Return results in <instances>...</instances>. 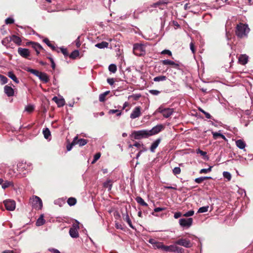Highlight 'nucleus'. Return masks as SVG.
Listing matches in <instances>:
<instances>
[{"instance_id": "35", "label": "nucleus", "mask_w": 253, "mask_h": 253, "mask_svg": "<svg viewBox=\"0 0 253 253\" xmlns=\"http://www.w3.org/2000/svg\"><path fill=\"white\" fill-rule=\"evenodd\" d=\"M27 71L32 74H34V75L38 77H39L40 73L41 72H39L38 70L31 69V68H28L27 69Z\"/></svg>"}, {"instance_id": "34", "label": "nucleus", "mask_w": 253, "mask_h": 253, "mask_svg": "<svg viewBox=\"0 0 253 253\" xmlns=\"http://www.w3.org/2000/svg\"><path fill=\"white\" fill-rule=\"evenodd\" d=\"M76 199L74 198H69L67 200V203L70 206L75 205L76 204Z\"/></svg>"}, {"instance_id": "14", "label": "nucleus", "mask_w": 253, "mask_h": 253, "mask_svg": "<svg viewBox=\"0 0 253 253\" xmlns=\"http://www.w3.org/2000/svg\"><path fill=\"white\" fill-rule=\"evenodd\" d=\"M163 247V250L166 252H178L179 249V248L175 245H172L169 246L164 245V247Z\"/></svg>"}, {"instance_id": "18", "label": "nucleus", "mask_w": 253, "mask_h": 253, "mask_svg": "<svg viewBox=\"0 0 253 253\" xmlns=\"http://www.w3.org/2000/svg\"><path fill=\"white\" fill-rule=\"evenodd\" d=\"M4 93L9 97L12 96L14 95V90L8 85H5L4 87Z\"/></svg>"}, {"instance_id": "54", "label": "nucleus", "mask_w": 253, "mask_h": 253, "mask_svg": "<svg viewBox=\"0 0 253 253\" xmlns=\"http://www.w3.org/2000/svg\"><path fill=\"white\" fill-rule=\"evenodd\" d=\"M150 93L154 95H157L160 93V91L157 90L152 89L149 90Z\"/></svg>"}, {"instance_id": "11", "label": "nucleus", "mask_w": 253, "mask_h": 253, "mask_svg": "<svg viewBox=\"0 0 253 253\" xmlns=\"http://www.w3.org/2000/svg\"><path fill=\"white\" fill-rule=\"evenodd\" d=\"M164 128V126L161 124L155 126L151 130H148L149 136L158 133Z\"/></svg>"}, {"instance_id": "22", "label": "nucleus", "mask_w": 253, "mask_h": 253, "mask_svg": "<svg viewBox=\"0 0 253 253\" xmlns=\"http://www.w3.org/2000/svg\"><path fill=\"white\" fill-rule=\"evenodd\" d=\"M10 41H12L16 44H17L18 45L21 44L22 41H21V39L19 37L15 36V35H12L11 37H10Z\"/></svg>"}, {"instance_id": "19", "label": "nucleus", "mask_w": 253, "mask_h": 253, "mask_svg": "<svg viewBox=\"0 0 253 253\" xmlns=\"http://www.w3.org/2000/svg\"><path fill=\"white\" fill-rule=\"evenodd\" d=\"M249 57L246 54H242L239 57V62L242 65H245L248 61Z\"/></svg>"}, {"instance_id": "45", "label": "nucleus", "mask_w": 253, "mask_h": 253, "mask_svg": "<svg viewBox=\"0 0 253 253\" xmlns=\"http://www.w3.org/2000/svg\"><path fill=\"white\" fill-rule=\"evenodd\" d=\"M125 220L128 223V224L129 225L130 227H131V228H133L131 220H130V218L129 217V216L128 214L126 215Z\"/></svg>"}, {"instance_id": "29", "label": "nucleus", "mask_w": 253, "mask_h": 253, "mask_svg": "<svg viewBox=\"0 0 253 253\" xmlns=\"http://www.w3.org/2000/svg\"><path fill=\"white\" fill-rule=\"evenodd\" d=\"M7 76L8 77H9L10 79H11L14 82H15L16 83L18 84L19 83V81L15 76V75L13 74L12 72H9L7 73Z\"/></svg>"}, {"instance_id": "17", "label": "nucleus", "mask_w": 253, "mask_h": 253, "mask_svg": "<svg viewBox=\"0 0 253 253\" xmlns=\"http://www.w3.org/2000/svg\"><path fill=\"white\" fill-rule=\"evenodd\" d=\"M52 100L56 102L59 107L63 106L65 105V101L62 98H59L57 96L53 97Z\"/></svg>"}, {"instance_id": "3", "label": "nucleus", "mask_w": 253, "mask_h": 253, "mask_svg": "<svg viewBox=\"0 0 253 253\" xmlns=\"http://www.w3.org/2000/svg\"><path fill=\"white\" fill-rule=\"evenodd\" d=\"M32 207L37 210H41L42 207V200L37 196H34L30 199Z\"/></svg>"}, {"instance_id": "13", "label": "nucleus", "mask_w": 253, "mask_h": 253, "mask_svg": "<svg viewBox=\"0 0 253 253\" xmlns=\"http://www.w3.org/2000/svg\"><path fill=\"white\" fill-rule=\"evenodd\" d=\"M18 53L22 57L27 58L30 54L28 49L19 47L18 48Z\"/></svg>"}, {"instance_id": "16", "label": "nucleus", "mask_w": 253, "mask_h": 253, "mask_svg": "<svg viewBox=\"0 0 253 253\" xmlns=\"http://www.w3.org/2000/svg\"><path fill=\"white\" fill-rule=\"evenodd\" d=\"M161 62L164 65H170L174 68H177L179 67L178 63L169 59L162 60Z\"/></svg>"}, {"instance_id": "33", "label": "nucleus", "mask_w": 253, "mask_h": 253, "mask_svg": "<svg viewBox=\"0 0 253 253\" xmlns=\"http://www.w3.org/2000/svg\"><path fill=\"white\" fill-rule=\"evenodd\" d=\"M136 202L140 205L143 206H147V204L144 201V200L140 197H137L136 198Z\"/></svg>"}, {"instance_id": "59", "label": "nucleus", "mask_w": 253, "mask_h": 253, "mask_svg": "<svg viewBox=\"0 0 253 253\" xmlns=\"http://www.w3.org/2000/svg\"><path fill=\"white\" fill-rule=\"evenodd\" d=\"M43 42L45 43L48 46H51V43L47 39H44L43 40Z\"/></svg>"}, {"instance_id": "40", "label": "nucleus", "mask_w": 253, "mask_h": 253, "mask_svg": "<svg viewBox=\"0 0 253 253\" xmlns=\"http://www.w3.org/2000/svg\"><path fill=\"white\" fill-rule=\"evenodd\" d=\"M133 146H135L138 148H142V149H144V148H145L142 144L139 142H135L133 145H130L129 146L130 148L132 147Z\"/></svg>"}, {"instance_id": "57", "label": "nucleus", "mask_w": 253, "mask_h": 253, "mask_svg": "<svg viewBox=\"0 0 253 253\" xmlns=\"http://www.w3.org/2000/svg\"><path fill=\"white\" fill-rule=\"evenodd\" d=\"M147 151V149L146 148H144V149H141L139 151V152L137 153V154L136 155V159H138L139 158V157H140L141 154L143 152H145Z\"/></svg>"}, {"instance_id": "63", "label": "nucleus", "mask_w": 253, "mask_h": 253, "mask_svg": "<svg viewBox=\"0 0 253 253\" xmlns=\"http://www.w3.org/2000/svg\"><path fill=\"white\" fill-rule=\"evenodd\" d=\"M76 44L78 47H80L81 45V43L80 41V37H79L75 41Z\"/></svg>"}, {"instance_id": "12", "label": "nucleus", "mask_w": 253, "mask_h": 253, "mask_svg": "<svg viewBox=\"0 0 253 253\" xmlns=\"http://www.w3.org/2000/svg\"><path fill=\"white\" fill-rule=\"evenodd\" d=\"M175 243L177 245L183 246L185 248H190L192 246V244L189 240L186 239H181L176 241Z\"/></svg>"}, {"instance_id": "10", "label": "nucleus", "mask_w": 253, "mask_h": 253, "mask_svg": "<svg viewBox=\"0 0 253 253\" xmlns=\"http://www.w3.org/2000/svg\"><path fill=\"white\" fill-rule=\"evenodd\" d=\"M17 168L19 171L21 172H23L24 170L28 171L31 169V165L22 161L17 164Z\"/></svg>"}, {"instance_id": "28", "label": "nucleus", "mask_w": 253, "mask_h": 253, "mask_svg": "<svg viewBox=\"0 0 253 253\" xmlns=\"http://www.w3.org/2000/svg\"><path fill=\"white\" fill-rule=\"evenodd\" d=\"M211 178V177L208 176H202L195 179L194 181L196 183L200 184L203 181L207 179Z\"/></svg>"}, {"instance_id": "4", "label": "nucleus", "mask_w": 253, "mask_h": 253, "mask_svg": "<svg viewBox=\"0 0 253 253\" xmlns=\"http://www.w3.org/2000/svg\"><path fill=\"white\" fill-rule=\"evenodd\" d=\"M79 229V222L77 220L73 223L72 227L70 229L69 234L73 238H77L79 237L78 230Z\"/></svg>"}, {"instance_id": "47", "label": "nucleus", "mask_w": 253, "mask_h": 253, "mask_svg": "<svg viewBox=\"0 0 253 253\" xmlns=\"http://www.w3.org/2000/svg\"><path fill=\"white\" fill-rule=\"evenodd\" d=\"M172 172L175 175L179 174L181 172V169L179 167H175L173 169Z\"/></svg>"}, {"instance_id": "1", "label": "nucleus", "mask_w": 253, "mask_h": 253, "mask_svg": "<svg viewBox=\"0 0 253 253\" xmlns=\"http://www.w3.org/2000/svg\"><path fill=\"white\" fill-rule=\"evenodd\" d=\"M250 31V29L247 25L240 23L237 25L236 34L240 38L246 37Z\"/></svg>"}, {"instance_id": "49", "label": "nucleus", "mask_w": 253, "mask_h": 253, "mask_svg": "<svg viewBox=\"0 0 253 253\" xmlns=\"http://www.w3.org/2000/svg\"><path fill=\"white\" fill-rule=\"evenodd\" d=\"M154 247L158 248V249H161L163 250L164 245L162 243L157 242V244H155V245L153 246Z\"/></svg>"}, {"instance_id": "52", "label": "nucleus", "mask_w": 253, "mask_h": 253, "mask_svg": "<svg viewBox=\"0 0 253 253\" xmlns=\"http://www.w3.org/2000/svg\"><path fill=\"white\" fill-rule=\"evenodd\" d=\"M161 53L162 54H168L169 56L172 55L171 52L169 50H168V49H165V50H163Z\"/></svg>"}, {"instance_id": "53", "label": "nucleus", "mask_w": 253, "mask_h": 253, "mask_svg": "<svg viewBox=\"0 0 253 253\" xmlns=\"http://www.w3.org/2000/svg\"><path fill=\"white\" fill-rule=\"evenodd\" d=\"M14 19L10 17L7 18L5 19V23L6 24H12L14 23Z\"/></svg>"}, {"instance_id": "30", "label": "nucleus", "mask_w": 253, "mask_h": 253, "mask_svg": "<svg viewBox=\"0 0 253 253\" xmlns=\"http://www.w3.org/2000/svg\"><path fill=\"white\" fill-rule=\"evenodd\" d=\"M212 134L213 135V137L215 139H217L218 136H219L221 138H222L223 139L226 140V138L225 136L221 133H218L217 132H212Z\"/></svg>"}, {"instance_id": "37", "label": "nucleus", "mask_w": 253, "mask_h": 253, "mask_svg": "<svg viewBox=\"0 0 253 253\" xmlns=\"http://www.w3.org/2000/svg\"><path fill=\"white\" fill-rule=\"evenodd\" d=\"M108 113L109 114H115V113H116V116H120L122 114V112L119 111V110H117V109H116V110H114V109H112V110H110L108 112Z\"/></svg>"}, {"instance_id": "41", "label": "nucleus", "mask_w": 253, "mask_h": 253, "mask_svg": "<svg viewBox=\"0 0 253 253\" xmlns=\"http://www.w3.org/2000/svg\"><path fill=\"white\" fill-rule=\"evenodd\" d=\"M223 176L225 178H226L228 181H230L231 179V175L229 172L224 171L223 172Z\"/></svg>"}, {"instance_id": "42", "label": "nucleus", "mask_w": 253, "mask_h": 253, "mask_svg": "<svg viewBox=\"0 0 253 253\" xmlns=\"http://www.w3.org/2000/svg\"><path fill=\"white\" fill-rule=\"evenodd\" d=\"M0 82L2 84H6L7 82V78L0 74Z\"/></svg>"}, {"instance_id": "24", "label": "nucleus", "mask_w": 253, "mask_h": 253, "mask_svg": "<svg viewBox=\"0 0 253 253\" xmlns=\"http://www.w3.org/2000/svg\"><path fill=\"white\" fill-rule=\"evenodd\" d=\"M43 134L45 139L49 140L50 139L51 133L49 129L48 128H45L42 131Z\"/></svg>"}, {"instance_id": "31", "label": "nucleus", "mask_w": 253, "mask_h": 253, "mask_svg": "<svg viewBox=\"0 0 253 253\" xmlns=\"http://www.w3.org/2000/svg\"><path fill=\"white\" fill-rule=\"evenodd\" d=\"M110 92V91H106L105 92L100 94L99 96V100L100 102H104L105 100V97L106 95H107Z\"/></svg>"}, {"instance_id": "27", "label": "nucleus", "mask_w": 253, "mask_h": 253, "mask_svg": "<svg viewBox=\"0 0 253 253\" xmlns=\"http://www.w3.org/2000/svg\"><path fill=\"white\" fill-rule=\"evenodd\" d=\"M32 47L35 49L37 54H39L40 53V50L42 49L41 45L36 42H32Z\"/></svg>"}, {"instance_id": "50", "label": "nucleus", "mask_w": 253, "mask_h": 253, "mask_svg": "<svg viewBox=\"0 0 253 253\" xmlns=\"http://www.w3.org/2000/svg\"><path fill=\"white\" fill-rule=\"evenodd\" d=\"M101 154L100 153H96L94 156L93 160L92 162V164L95 163L100 157Z\"/></svg>"}, {"instance_id": "51", "label": "nucleus", "mask_w": 253, "mask_h": 253, "mask_svg": "<svg viewBox=\"0 0 253 253\" xmlns=\"http://www.w3.org/2000/svg\"><path fill=\"white\" fill-rule=\"evenodd\" d=\"M34 110V107L32 105H28L25 107V110L28 112H32Z\"/></svg>"}, {"instance_id": "25", "label": "nucleus", "mask_w": 253, "mask_h": 253, "mask_svg": "<svg viewBox=\"0 0 253 253\" xmlns=\"http://www.w3.org/2000/svg\"><path fill=\"white\" fill-rule=\"evenodd\" d=\"M109 43L106 42H102L100 43H98L95 46L100 49L107 48L108 46Z\"/></svg>"}, {"instance_id": "9", "label": "nucleus", "mask_w": 253, "mask_h": 253, "mask_svg": "<svg viewBox=\"0 0 253 253\" xmlns=\"http://www.w3.org/2000/svg\"><path fill=\"white\" fill-rule=\"evenodd\" d=\"M141 115V108L140 106L135 107L130 115L131 119H134L139 117Z\"/></svg>"}, {"instance_id": "8", "label": "nucleus", "mask_w": 253, "mask_h": 253, "mask_svg": "<svg viewBox=\"0 0 253 253\" xmlns=\"http://www.w3.org/2000/svg\"><path fill=\"white\" fill-rule=\"evenodd\" d=\"M3 204L7 211H13L16 207L15 202L11 199H7L3 201Z\"/></svg>"}, {"instance_id": "64", "label": "nucleus", "mask_w": 253, "mask_h": 253, "mask_svg": "<svg viewBox=\"0 0 253 253\" xmlns=\"http://www.w3.org/2000/svg\"><path fill=\"white\" fill-rule=\"evenodd\" d=\"M50 252H53V253H60V252L57 249H49Z\"/></svg>"}, {"instance_id": "26", "label": "nucleus", "mask_w": 253, "mask_h": 253, "mask_svg": "<svg viewBox=\"0 0 253 253\" xmlns=\"http://www.w3.org/2000/svg\"><path fill=\"white\" fill-rule=\"evenodd\" d=\"M45 223V220L44 219V216L43 214L41 215L40 217L37 219L36 222L37 226H40L42 225Z\"/></svg>"}, {"instance_id": "55", "label": "nucleus", "mask_w": 253, "mask_h": 253, "mask_svg": "<svg viewBox=\"0 0 253 253\" xmlns=\"http://www.w3.org/2000/svg\"><path fill=\"white\" fill-rule=\"evenodd\" d=\"M182 216V213L180 212H176L174 214V218L177 219Z\"/></svg>"}, {"instance_id": "46", "label": "nucleus", "mask_w": 253, "mask_h": 253, "mask_svg": "<svg viewBox=\"0 0 253 253\" xmlns=\"http://www.w3.org/2000/svg\"><path fill=\"white\" fill-rule=\"evenodd\" d=\"M194 214V211L193 210H190L185 212L183 215L185 217H190L193 215Z\"/></svg>"}, {"instance_id": "2", "label": "nucleus", "mask_w": 253, "mask_h": 253, "mask_svg": "<svg viewBox=\"0 0 253 253\" xmlns=\"http://www.w3.org/2000/svg\"><path fill=\"white\" fill-rule=\"evenodd\" d=\"M133 52L137 56H142L145 53V49L142 44L135 43L133 45Z\"/></svg>"}, {"instance_id": "5", "label": "nucleus", "mask_w": 253, "mask_h": 253, "mask_svg": "<svg viewBox=\"0 0 253 253\" xmlns=\"http://www.w3.org/2000/svg\"><path fill=\"white\" fill-rule=\"evenodd\" d=\"M132 135L135 139H140L143 138H146L149 136L148 130H141L139 131H134Z\"/></svg>"}, {"instance_id": "61", "label": "nucleus", "mask_w": 253, "mask_h": 253, "mask_svg": "<svg viewBox=\"0 0 253 253\" xmlns=\"http://www.w3.org/2000/svg\"><path fill=\"white\" fill-rule=\"evenodd\" d=\"M148 242L154 246L155 244H157V241L155 239H150L148 241Z\"/></svg>"}, {"instance_id": "15", "label": "nucleus", "mask_w": 253, "mask_h": 253, "mask_svg": "<svg viewBox=\"0 0 253 253\" xmlns=\"http://www.w3.org/2000/svg\"><path fill=\"white\" fill-rule=\"evenodd\" d=\"M87 142V140L84 139H78V136H76L73 140V144H79L80 146L85 145Z\"/></svg>"}, {"instance_id": "62", "label": "nucleus", "mask_w": 253, "mask_h": 253, "mask_svg": "<svg viewBox=\"0 0 253 253\" xmlns=\"http://www.w3.org/2000/svg\"><path fill=\"white\" fill-rule=\"evenodd\" d=\"M107 82L109 84L113 85L114 83V80L113 78L108 79Z\"/></svg>"}, {"instance_id": "58", "label": "nucleus", "mask_w": 253, "mask_h": 253, "mask_svg": "<svg viewBox=\"0 0 253 253\" xmlns=\"http://www.w3.org/2000/svg\"><path fill=\"white\" fill-rule=\"evenodd\" d=\"M197 153L200 154L202 156H206L207 154V153L206 152L203 151L199 149H198L197 150Z\"/></svg>"}, {"instance_id": "44", "label": "nucleus", "mask_w": 253, "mask_h": 253, "mask_svg": "<svg viewBox=\"0 0 253 253\" xmlns=\"http://www.w3.org/2000/svg\"><path fill=\"white\" fill-rule=\"evenodd\" d=\"M12 184H13L11 182L8 181H6L4 183H3L2 184V188L4 189L9 187L10 186L12 185Z\"/></svg>"}, {"instance_id": "60", "label": "nucleus", "mask_w": 253, "mask_h": 253, "mask_svg": "<svg viewBox=\"0 0 253 253\" xmlns=\"http://www.w3.org/2000/svg\"><path fill=\"white\" fill-rule=\"evenodd\" d=\"M164 210H165V208H160V207L156 208L154 210V211H155V212H159V211H164Z\"/></svg>"}, {"instance_id": "32", "label": "nucleus", "mask_w": 253, "mask_h": 253, "mask_svg": "<svg viewBox=\"0 0 253 253\" xmlns=\"http://www.w3.org/2000/svg\"><path fill=\"white\" fill-rule=\"evenodd\" d=\"M167 79V77L165 76H159L156 77L154 78L153 81L154 82H159L161 81H166Z\"/></svg>"}, {"instance_id": "39", "label": "nucleus", "mask_w": 253, "mask_h": 253, "mask_svg": "<svg viewBox=\"0 0 253 253\" xmlns=\"http://www.w3.org/2000/svg\"><path fill=\"white\" fill-rule=\"evenodd\" d=\"M108 69L110 72L115 73L117 71V66L115 64H112L109 65Z\"/></svg>"}, {"instance_id": "21", "label": "nucleus", "mask_w": 253, "mask_h": 253, "mask_svg": "<svg viewBox=\"0 0 253 253\" xmlns=\"http://www.w3.org/2000/svg\"><path fill=\"white\" fill-rule=\"evenodd\" d=\"M160 141H161L160 139H157V140H156L155 141H154L152 143V144L150 147V150L152 152H155V149L158 146L159 144L160 143Z\"/></svg>"}, {"instance_id": "56", "label": "nucleus", "mask_w": 253, "mask_h": 253, "mask_svg": "<svg viewBox=\"0 0 253 253\" xmlns=\"http://www.w3.org/2000/svg\"><path fill=\"white\" fill-rule=\"evenodd\" d=\"M60 50L65 56H67L68 55L67 50L66 48L61 47Z\"/></svg>"}, {"instance_id": "7", "label": "nucleus", "mask_w": 253, "mask_h": 253, "mask_svg": "<svg viewBox=\"0 0 253 253\" xmlns=\"http://www.w3.org/2000/svg\"><path fill=\"white\" fill-rule=\"evenodd\" d=\"M193 221V218L191 217L188 218H180L179 220V223L181 227L188 228L192 225Z\"/></svg>"}, {"instance_id": "38", "label": "nucleus", "mask_w": 253, "mask_h": 253, "mask_svg": "<svg viewBox=\"0 0 253 253\" xmlns=\"http://www.w3.org/2000/svg\"><path fill=\"white\" fill-rule=\"evenodd\" d=\"M79 52L77 50L73 51L70 55V57L72 59H75L76 57L79 56Z\"/></svg>"}, {"instance_id": "6", "label": "nucleus", "mask_w": 253, "mask_h": 253, "mask_svg": "<svg viewBox=\"0 0 253 253\" xmlns=\"http://www.w3.org/2000/svg\"><path fill=\"white\" fill-rule=\"evenodd\" d=\"M157 111L159 113H161L166 118L169 117L174 112L173 109L172 108H163L162 107H159Z\"/></svg>"}, {"instance_id": "43", "label": "nucleus", "mask_w": 253, "mask_h": 253, "mask_svg": "<svg viewBox=\"0 0 253 253\" xmlns=\"http://www.w3.org/2000/svg\"><path fill=\"white\" fill-rule=\"evenodd\" d=\"M212 167L210 166L208 169H201L200 171V173H207L208 172H210L211 170Z\"/></svg>"}, {"instance_id": "23", "label": "nucleus", "mask_w": 253, "mask_h": 253, "mask_svg": "<svg viewBox=\"0 0 253 253\" xmlns=\"http://www.w3.org/2000/svg\"><path fill=\"white\" fill-rule=\"evenodd\" d=\"M236 144L241 149H244L246 146L245 142L241 139L237 140L236 141Z\"/></svg>"}, {"instance_id": "36", "label": "nucleus", "mask_w": 253, "mask_h": 253, "mask_svg": "<svg viewBox=\"0 0 253 253\" xmlns=\"http://www.w3.org/2000/svg\"><path fill=\"white\" fill-rule=\"evenodd\" d=\"M209 208V207L208 206L201 207L199 209L198 213H204L207 212L208 211Z\"/></svg>"}, {"instance_id": "48", "label": "nucleus", "mask_w": 253, "mask_h": 253, "mask_svg": "<svg viewBox=\"0 0 253 253\" xmlns=\"http://www.w3.org/2000/svg\"><path fill=\"white\" fill-rule=\"evenodd\" d=\"M154 247L158 248V249H161L163 250L164 245L162 243L157 242V244H155V245L153 246Z\"/></svg>"}, {"instance_id": "20", "label": "nucleus", "mask_w": 253, "mask_h": 253, "mask_svg": "<svg viewBox=\"0 0 253 253\" xmlns=\"http://www.w3.org/2000/svg\"><path fill=\"white\" fill-rule=\"evenodd\" d=\"M38 78L40 79V80L42 81L45 83L48 82V81H49V77L47 75V74L43 72L40 73Z\"/></svg>"}]
</instances>
